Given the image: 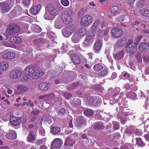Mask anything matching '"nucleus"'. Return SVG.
I'll return each instance as SVG.
<instances>
[{"instance_id": "50", "label": "nucleus", "mask_w": 149, "mask_h": 149, "mask_svg": "<svg viewBox=\"0 0 149 149\" xmlns=\"http://www.w3.org/2000/svg\"><path fill=\"white\" fill-rule=\"evenodd\" d=\"M66 111L65 109L62 108L61 109L58 111V114L61 115H63L65 113Z\"/></svg>"}, {"instance_id": "5", "label": "nucleus", "mask_w": 149, "mask_h": 149, "mask_svg": "<svg viewBox=\"0 0 149 149\" xmlns=\"http://www.w3.org/2000/svg\"><path fill=\"white\" fill-rule=\"evenodd\" d=\"M93 19L92 17L89 15L84 16L81 19L80 24L84 26H88L92 22Z\"/></svg>"}, {"instance_id": "34", "label": "nucleus", "mask_w": 149, "mask_h": 149, "mask_svg": "<svg viewBox=\"0 0 149 149\" xmlns=\"http://www.w3.org/2000/svg\"><path fill=\"white\" fill-rule=\"evenodd\" d=\"M84 114L87 116H92L94 114V112L91 109H88L84 111Z\"/></svg>"}, {"instance_id": "30", "label": "nucleus", "mask_w": 149, "mask_h": 149, "mask_svg": "<svg viewBox=\"0 0 149 149\" xmlns=\"http://www.w3.org/2000/svg\"><path fill=\"white\" fill-rule=\"evenodd\" d=\"M8 67V64L6 62H2L0 63V69L2 70H6Z\"/></svg>"}, {"instance_id": "11", "label": "nucleus", "mask_w": 149, "mask_h": 149, "mask_svg": "<svg viewBox=\"0 0 149 149\" xmlns=\"http://www.w3.org/2000/svg\"><path fill=\"white\" fill-rule=\"evenodd\" d=\"M6 136L8 139L15 140L17 138V133L15 131L11 130L6 134Z\"/></svg>"}, {"instance_id": "57", "label": "nucleus", "mask_w": 149, "mask_h": 149, "mask_svg": "<svg viewBox=\"0 0 149 149\" xmlns=\"http://www.w3.org/2000/svg\"><path fill=\"white\" fill-rule=\"evenodd\" d=\"M54 97V94L53 93H51L49 94L46 95V97H47L49 99L53 98Z\"/></svg>"}, {"instance_id": "41", "label": "nucleus", "mask_w": 149, "mask_h": 149, "mask_svg": "<svg viewBox=\"0 0 149 149\" xmlns=\"http://www.w3.org/2000/svg\"><path fill=\"white\" fill-rule=\"evenodd\" d=\"M136 144L140 146L143 147L145 146V144L142 141L141 138H136Z\"/></svg>"}, {"instance_id": "6", "label": "nucleus", "mask_w": 149, "mask_h": 149, "mask_svg": "<svg viewBox=\"0 0 149 149\" xmlns=\"http://www.w3.org/2000/svg\"><path fill=\"white\" fill-rule=\"evenodd\" d=\"M22 74V71L19 69H15L10 72V77L13 79H19Z\"/></svg>"}, {"instance_id": "19", "label": "nucleus", "mask_w": 149, "mask_h": 149, "mask_svg": "<svg viewBox=\"0 0 149 149\" xmlns=\"http://www.w3.org/2000/svg\"><path fill=\"white\" fill-rule=\"evenodd\" d=\"M15 57V54L13 52H9L3 54L2 58L3 59H13Z\"/></svg>"}, {"instance_id": "7", "label": "nucleus", "mask_w": 149, "mask_h": 149, "mask_svg": "<svg viewBox=\"0 0 149 149\" xmlns=\"http://www.w3.org/2000/svg\"><path fill=\"white\" fill-rule=\"evenodd\" d=\"M74 29V26L71 24L68 26L62 31L63 36L66 37H69L72 33Z\"/></svg>"}, {"instance_id": "28", "label": "nucleus", "mask_w": 149, "mask_h": 149, "mask_svg": "<svg viewBox=\"0 0 149 149\" xmlns=\"http://www.w3.org/2000/svg\"><path fill=\"white\" fill-rule=\"evenodd\" d=\"M10 41L13 43H19L21 41V39L19 36H13L10 39Z\"/></svg>"}, {"instance_id": "61", "label": "nucleus", "mask_w": 149, "mask_h": 149, "mask_svg": "<svg viewBox=\"0 0 149 149\" xmlns=\"http://www.w3.org/2000/svg\"><path fill=\"white\" fill-rule=\"evenodd\" d=\"M39 112V110H36L33 111H32V114L35 115H37Z\"/></svg>"}, {"instance_id": "20", "label": "nucleus", "mask_w": 149, "mask_h": 149, "mask_svg": "<svg viewBox=\"0 0 149 149\" xmlns=\"http://www.w3.org/2000/svg\"><path fill=\"white\" fill-rule=\"evenodd\" d=\"M41 8V6L40 5H38L34 6L31 8L30 10L31 12L33 14L36 15L39 12Z\"/></svg>"}, {"instance_id": "31", "label": "nucleus", "mask_w": 149, "mask_h": 149, "mask_svg": "<svg viewBox=\"0 0 149 149\" xmlns=\"http://www.w3.org/2000/svg\"><path fill=\"white\" fill-rule=\"evenodd\" d=\"M103 68V65L101 64H97L94 65L93 69L94 71L99 72L101 71Z\"/></svg>"}, {"instance_id": "17", "label": "nucleus", "mask_w": 149, "mask_h": 149, "mask_svg": "<svg viewBox=\"0 0 149 149\" xmlns=\"http://www.w3.org/2000/svg\"><path fill=\"white\" fill-rule=\"evenodd\" d=\"M1 8L3 13H6L9 11L10 9L9 4L7 3L2 2L0 3Z\"/></svg>"}, {"instance_id": "63", "label": "nucleus", "mask_w": 149, "mask_h": 149, "mask_svg": "<svg viewBox=\"0 0 149 149\" xmlns=\"http://www.w3.org/2000/svg\"><path fill=\"white\" fill-rule=\"evenodd\" d=\"M45 121L46 122H47L49 124L51 123L52 121V120L51 119L47 118L45 120Z\"/></svg>"}, {"instance_id": "29", "label": "nucleus", "mask_w": 149, "mask_h": 149, "mask_svg": "<svg viewBox=\"0 0 149 149\" xmlns=\"http://www.w3.org/2000/svg\"><path fill=\"white\" fill-rule=\"evenodd\" d=\"M124 51L123 50H122L118 53L114 55V58L116 60H120L124 56Z\"/></svg>"}, {"instance_id": "40", "label": "nucleus", "mask_w": 149, "mask_h": 149, "mask_svg": "<svg viewBox=\"0 0 149 149\" xmlns=\"http://www.w3.org/2000/svg\"><path fill=\"white\" fill-rule=\"evenodd\" d=\"M72 40L73 42L77 43L79 41V38L78 35L75 34L72 36Z\"/></svg>"}, {"instance_id": "53", "label": "nucleus", "mask_w": 149, "mask_h": 149, "mask_svg": "<svg viewBox=\"0 0 149 149\" xmlns=\"http://www.w3.org/2000/svg\"><path fill=\"white\" fill-rule=\"evenodd\" d=\"M44 18L47 20H51L53 19V18L49 16L47 14L45 13L44 16Z\"/></svg>"}, {"instance_id": "39", "label": "nucleus", "mask_w": 149, "mask_h": 149, "mask_svg": "<svg viewBox=\"0 0 149 149\" xmlns=\"http://www.w3.org/2000/svg\"><path fill=\"white\" fill-rule=\"evenodd\" d=\"M86 31L84 28L80 29L79 31V35L81 37H82L86 34Z\"/></svg>"}, {"instance_id": "21", "label": "nucleus", "mask_w": 149, "mask_h": 149, "mask_svg": "<svg viewBox=\"0 0 149 149\" xmlns=\"http://www.w3.org/2000/svg\"><path fill=\"white\" fill-rule=\"evenodd\" d=\"M38 88L42 91H46L49 88L48 84L47 83L45 82L40 84L38 85Z\"/></svg>"}, {"instance_id": "47", "label": "nucleus", "mask_w": 149, "mask_h": 149, "mask_svg": "<svg viewBox=\"0 0 149 149\" xmlns=\"http://www.w3.org/2000/svg\"><path fill=\"white\" fill-rule=\"evenodd\" d=\"M61 3L63 5L65 6H68L69 4L68 0H61Z\"/></svg>"}, {"instance_id": "13", "label": "nucleus", "mask_w": 149, "mask_h": 149, "mask_svg": "<svg viewBox=\"0 0 149 149\" xmlns=\"http://www.w3.org/2000/svg\"><path fill=\"white\" fill-rule=\"evenodd\" d=\"M139 47V50L142 52H145L149 49V44L148 43H141Z\"/></svg>"}, {"instance_id": "18", "label": "nucleus", "mask_w": 149, "mask_h": 149, "mask_svg": "<svg viewBox=\"0 0 149 149\" xmlns=\"http://www.w3.org/2000/svg\"><path fill=\"white\" fill-rule=\"evenodd\" d=\"M75 120V125L77 127L80 126L81 125L86 122L84 118L81 116H79L78 118L77 117Z\"/></svg>"}, {"instance_id": "44", "label": "nucleus", "mask_w": 149, "mask_h": 149, "mask_svg": "<svg viewBox=\"0 0 149 149\" xmlns=\"http://www.w3.org/2000/svg\"><path fill=\"white\" fill-rule=\"evenodd\" d=\"M113 123L114 130H116L119 129V123H118L116 122H114Z\"/></svg>"}, {"instance_id": "33", "label": "nucleus", "mask_w": 149, "mask_h": 149, "mask_svg": "<svg viewBox=\"0 0 149 149\" xmlns=\"http://www.w3.org/2000/svg\"><path fill=\"white\" fill-rule=\"evenodd\" d=\"M32 29L36 33H39L42 30L41 28L39 26L36 24H34L32 26Z\"/></svg>"}, {"instance_id": "9", "label": "nucleus", "mask_w": 149, "mask_h": 149, "mask_svg": "<svg viewBox=\"0 0 149 149\" xmlns=\"http://www.w3.org/2000/svg\"><path fill=\"white\" fill-rule=\"evenodd\" d=\"M111 34L115 37H119L123 34L122 31L120 29L115 27L113 28L111 31Z\"/></svg>"}, {"instance_id": "49", "label": "nucleus", "mask_w": 149, "mask_h": 149, "mask_svg": "<svg viewBox=\"0 0 149 149\" xmlns=\"http://www.w3.org/2000/svg\"><path fill=\"white\" fill-rule=\"evenodd\" d=\"M63 96L67 99L68 100L72 97V95L70 93H64L63 94Z\"/></svg>"}, {"instance_id": "12", "label": "nucleus", "mask_w": 149, "mask_h": 149, "mask_svg": "<svg viewBox=\"0 0 149 149\" xmlns=\"http://www.w3.org/2000/svg\"><path fill=\"white\" fill-rule=\"evenodd\" d=\"M63 143L61 139L59 138H56L53 141L52 144V146L56 148H60Z\"/></svg>"}, {"instance_id": "8", "label": "nucleus", "mask_w": 149, "mask_h": 149, "mask_svg": "<svg viewBox=\"0 0 149 149\" xmlns=\"http://www.w3.org/2000/svg\"><path fill=\"white\" fill-rule=\"evenodd\" d=\"M95 35V34H93L86 36L83 43V46L85 48L88 47L91 43Z\"/></svg>"}, {"instance_id": "58", "label": "nucleus", "mask_w": 149, "mask_h": 149, "mask_svg": "<svg viewBox=\"0 0 149 149\" xmlns=\"http://www.w3.org/2000/svg\"><path fill=\"white\" fill-rule=\"evenodd\" d=\"M123 76L126 78H127L130 77V74L127 72H125L123 74Z\"/></svg>"}, {"instance_id": "60", "label": "nucleus", "mask_w": 149, "mask_h": 149, "mask_svg": "<svg viewBox=\"0 0 149 149\" xmlns=\"http://www.w3.org/2000/svg\"><path fill=\"white\" fill-rule=\"evenodd\" d=\"M77 85V84H74L71 85V86L70 87V88H68V89L69 90H72L74 89L75 88H75L77 87L76 86Z\"/></svg>"}, {"instance_id": "23", "label": "nucleus", "mask_w": 149, "mask_h": 149, "mask_svg": "<svg viewBox=\"0 0 149 149\" xmlns=\"http://www.w3.org/2000/svg\"><path fill=\"white\" fill-rule=\"evenodd\" d=\"M18 7L19 6H17L11 12V15L13 16H17L21 15V12Z\"/></svg>"}, {"instance_id": "22", "label": "nucleus", "mask_w": 149, "mask_h": 149, "mask_svg": "<svg viewBox=\"0 0 149 149\" xmlns=\"http://www.w3.org/2000/svg\"><path fill=\"white\" fill-rule=\"evenodd\" d=\"M36 139L34 132L33 131L30 132L27 138V140L29 142H32L34 141Z\"/></svg>"}, {"instance_id": "15", "label": "nucleus", "mask_w": 149, "mask_h": 149, "mask_svg": "<svg viewBox=\"0 0 149 149\" xmlns=\"http://www.w3.org/2000/svg\"><path fill=\"white\" fill-rule=\"evenodd\" d=\"M15 87L19 94H22L28 90V87L24 85H18L15 86Z\"/></svg>"}, {"instance_id": "3", "label": "nucleus", "mask_w": 149, "mask_h": 149, "mask_svg": "<svg viewBox=\"0 0 149 149\" xmlns=\"http://www.w3.org/2000/svg\"><path fill=\"white\" fill-rule=\"evenodd\" d=\"M72 13L70 10L64 12L62 15V19L63 22L66 24H70L72 20Z\"/></svg>"}, {"instance_id": "56", "label": "nucleus", "mask_w": 149, "mask_h": 149, "mask_svg": "<svg viewBox=\"0 0 149 149\" xmlns=\"http://www.w3.org/2000/svg\"><path fill=\"white\" fill-rule=\"evenodd\" d=\"M39 132L40 133L41 135L42 136H44L45 135V130L42 129L41 128L39 130Z\"/></svg>"}, {"instance_id": "16", "label": "nucleus", "mask_w": 149, "mask_h": 149, "mask_svg": "<svg viewBox=\"0 0 149 149\" xmlns=\"http://www.w3.org/2000/svg\"><path fill=\"white\" fill-rule=\"evenodd\" d=\"M102 41L100 40H96L94 45L93 49L95 52L100 50L102 46Z\"/></svg>"}, {"instance_id": "27", "label": "nucleus", "mask_w": 149, "mask_h": 149, "mask_svg": "<svg viewBox=\"0 0 149 149\" xmlns=\"http://www.w3.org/2000/svg\"><path fill=\"white\" fill-rule=\"evenodd\" d=\"M71 59L73 62L75 64H79L80 62L79 56L75 54H74L71 56Z\"/></svg>"}, {"instance_id": "45", "label": "nucleus", "mask_w": 149, "mask_h": 149, "mask_svg": "<svg viewBox=\"0 0 149 149\" xmlns=\"http://www.w3.org/2000/svg\"><path fill=\"white\" fill-rule=\"evenodd\" d=\"M31 2V0H23V3L25 6L28 7L30 5Z\"/></svg>"}, {"instance_id": "37", "label": "nucleus", "mask_w": 149, "mask_h": 149, "mask_svg": "<svg viewBox=\"0 0 149 149\" xmlns=\"http://www.w3.org/2000/svg\"><path fill=\"white\" fill-rule=\"evenodd\" d=\"M118 8L116 6H113L111 8V12L112 13L116 15L119 13Z\"/></svg>"}, {"instance_id": "43", "label": "nucleus", "mask_w": 149, "mask_h": 149, "mask_svg": "<svg viewBox=\"0 0 149 149\" xmlns=\"http://www.w3.org/2000/svg\"><path fill=\"white\" fill-rule=\"evenodd\" d=\"M108 70L107 69H104L102 71L99 72V75L102 76H105L108 74Z\"/></svg>"}, {"instance_id": "2", "label": "nucleus", "mask_w": 149, "mask_h": 149, "mask_svg": "<svg viewBox=\"0 0 149 149\" xmlns=\"http://www.w3.org/2000/svg\"><path fill=\"white\" fill-rule=\"evenodd\" d=\"M125 47V51L129 53L130 55H133L136 52V45L131 39L128 40Z\"/></svg>"}, {"instance_id": "62", "label": "nucleus", "mask_w": 149, "mask_h": 149, "mask_svg": "<svg viewBox=\"0 0 149 149\" xmlns=\"http://www.w3.org/2000/svg\"><path fill=\"white\" fill-rule=\"evenodd\" d=\"M144 137L146 140L149 141V134H147L145 135Z\"/></svg>"}, {"instance_id": "26", "label": "nucleus", "mask_w": 149, "mask_h": 149, "mask_svg": "<svg viewBox=\"0 0 149 149\" xmlns=\"http://www.w3.org/2000/svg\"><path fill=\"white\" fill-rule=\"evenodd\" d=\"M104 127L103 123L101 122L95 123L94 126V128L96 130H102Z\"/></svg>"}, {"instance_id": "32", "label": "nucleus", "mask_w": 149, "mask_h": 149, "mask_svg": "<svg viewBox=\"0 0 149 149\" xmlns=\"http://www.w3.org/2000/svg\"><path fill=\"white\" fill-rule=\"evenodd\" d=\"M95 101L93 106H98L102 102L101 99L98 96L95 97Z\"/></svg>"}, {"instance_id": "51", "label": "nucleus", "mask_w": 149, "mask_h": 149, "mask_svg": "<svg viewBox=\"0 0 149 149\" xmlns=\"http://www.w3.org/2000/svg\"><path fill=\"white\" fill-rule=\"evenodd\" d=\"M135 134L138 136H141L142 134V132L139 129H136L134 132Z\"/></svg>"}, {"instance_id": "48", "label": "nucleus", "mask_w": 149, "mask_h": 149, "mask_svg": "<svg viewBox=\"0 0 149 149\" xmlns=\"http://www.w3.org/2000/svg\"><path fill=\"white\" fill-rule=\"evenodd\" d=\"M45 141V139H38L37 140L35 144L38 145H40L43 144V142Z\"/></svg>"}, {"instance_id": "36", "label": "nucleus", "mask_w": 149, "mask_h": 149, "mask_svg": "<svg viewBox=\"0 0 149 149\" xmlns=\"http://www.w3.org/2000/svg\"><path fill=\"white\" fill-rule=\"evenodd\" d=\"M95 101V97H89L87 98V102L88 105L94 106Z\"/></svg>"}, {"instance_id": "35", "label": "nucleus", "mask_w": 149, "mask_h": 149, "mask_svg": "<svg viewBox=\"0 0 149 149\" xmlns=\"http://www.w3.org/2000/svg\"><path fill=\"white\" fill-rule=\"evenodd\" d=\"M140 13L146 17H149V11L146 9H140L139 10Z\"/></svg>"}, {"instance_id": "54", "label": "nucleus", "mask_w": 149, "mask_h": 149, "mask_svg": "<svg viewBox=\"0 0 149 149\" xmlns=\"http://www.w3.org/2000/svg\"><path fill=\"white\" fill-rule=\"evenodd\" d=\"M143 59L146 62H149V56L146 55H144L143 56Z\"/></svg>"}, {"instance_id": "38", "label": "nucleus", "mask_w": 149, "mask_h": 149, "mask_svg": "<svg viewBox=\"0 0 149 149\" xmlns=\"http://www.w3.org/2000/svg\"><path fill=\"white\" fill-rule=\"evenodd\" d=\"M60 131V128L58 127H52L51 129L52 133L55 134H58Z\"/></svg>"}, {"instance_id": "1", "label": "nucleus", "mask_w": 149, "mask_h": 149, "mask_svg": "<svg viewBox=\"0 0 149 149\" xmlns=\"http://www.w3.org/2000/svg\"><path fill=\"white\" fill-rule=\"evenodd\" d=\"M43 74V72L42 70H35L33 67L29 66L25 68L23 78L25 81H28L31 79H38L39 77L42 76Z\"/></svg>"}, {"instance_id": "59", "label": "nucleus", "mask_w": 149, "mask_h": 149, "mask_svg": "<svg viewBox=\"0 0 149 149\" xmlns=\"http://www.w3.org/2000/svg\"><path fill=\"white\" fill-rule=\"evenodd\" d=\"M99 24V20H96L94 22L93 25V26H95L97 27Z\"/></svg>"}, {"instance_id": "46", "label": "nucleus", "mask_w": 149, "mask_h": 149, "mask_svg": "<svg viewBox=\"0 0 149 149\" xmlns=\"http://www.w3.org/2000/svg\"><path fill=\"white\" fill-rule=\"evenodd\" d=\"M128 95L133 100H135L136 98V95L134 92H130L128 93Z\"/></svg>"}, {"instance_id": "25", "label": "nucleus", "mask_w": 149, "mask_h": 149, "mask_svg": "<svg viewBox=\"0 0 149 149\" xmlns=\"http://www.w3.org/2000/svg\"><path fill=\"white\" fill-rule=\"evenodd\" d=\"M126 42V40L124 38H122L117 41L116 44V46L118 47H123L125 45Z\"/></svg>"}, {"instance_id": "55", "label": "nucleus", "mask_w": 149, "mask_h": 149, "mask_svg": "<svg viewBox=\"0 0 149 149\" xmlns=\"http://www.w3.org/2000/svg\"><path fill=\"white\" fill-rule=\"evenodd\" d=\"M142 38L141 35H138L136 37V40L137 43H139L141 40Z\"/></svg>"}, {"instance_id": "4", "label": "nucleus", "mask_w": 149, "mask_h": 149, "mask_svg": "<svg viewBox=\"0 0 149 149\" xmlns=\"http://www.w3.org/2000/svg\"><path fill=\"white\" fill-rule=\"evenodd\" d=\"M9 26V28L6 30V33L8 35H13L19 32V28L17 25L12 24Z\"/></svg>"}, {"instance_id": "52", "label": "nucleus", "mask_w": 149, "mask_h": 149, "mask_svg": "<svg viewBox=\"0 0 149 149\" xmlns=\"http://www.w3.org/2000/svg\"><path fill=\"white\" fill-rule=\"evenodd\" d=\"M136 57L138 60V61L140 63L142 61V59L141 57V55L140 53L139 52L137 54L136 56Z\"/></svg>"}, {"instance_id": "24", "label": "nucleus", "mask_w": 149, "mask_h": 149, "mask_svg": "<svg viewBox=\"0 0 149 149\" xmlns=\"http://www.w3.org/2000/svg\"><path fill=\"white\" fill-rule=\"evenodd\" d=\"M75 143L74 141L70 137H67L66 140L65 145V146H72Z\"/></svg>"}, {"instance_id": "10", "label": "nucleus", "mask_w": 149, "mask_h": 149, "mask_svg": "<svg viewBox=\"0 0 149 149\" xmlns=\"http://www.w3.org/2000/svg\"><path fill=\"white\" fill-rule=\"evenodd\" d=\"M10 123L12 125L16 126L18 125L21 123V119L20 118L11 115L10 117Z\"/></svg>"}, {"instance_id": "64", "label": "nucleus", "mask_w": 149, "mask_h": 149, "mask_svg": "<svg viewBox=\"0 0 149 149\" xmlns=\"http://www.w3.org/2000/svg\"><path fill=\"white\" fill-rule=\"evenodd\" d=\"M39 149H47V148L45 146L42 145L40 147Z\"/></svg>"}, {"instance_id": "14", "label": "nucleus", "mask_w": 149, "mask_h": 149, "mask_svg": "<svg viewBox=\"0 0 149 149\" xmlns=\"http://www.w3.org/2000/svg\"><path fill=\"white\" fill-rule=\"evenodd\" d=\"M47 9L49 14L54 18L58 14V11L55 7L52 6H47Z\"/></svg>"}, {"instance_id": "42", "label": "nucleus", "mask_w": 149, "mask_h": 149, "mask_svg": "<svg viewBox=\"0 0 149 149\" xmlns=\"http://www.w3.org/2000/svg\"><path fill=\"white\" fill-rule=\"evenodd\" d=\"M54 25L55 27L58 29H60L63 26L60 21L59 20L55 22Z\"/></svg>"}]
</instances>
